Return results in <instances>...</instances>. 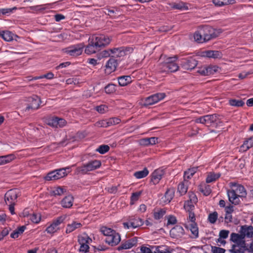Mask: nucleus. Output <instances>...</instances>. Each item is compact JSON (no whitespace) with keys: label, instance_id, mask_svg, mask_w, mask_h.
Returning <instances> with one entry per match:
<instances>
[{"label":"nucleus","instance_id":"a19ab883","mask_svg":"<svg viewBox=\"0 0 253 253\" xmlns=\"http://www.w3.org/2000/svg\"><path fill=\"white\" fill-rule=\"evenodd\" d=\"M158 142V138L151 137L149 138L143 139L141 140V143L143 145H154Z\"/></svg>","mask_w":253,"mask_h":253},{"label":"nucleus","instance_id":"49530a36","mask_svg":"<svg viewBox=\"0 0 253 253\" xmlns=\"http://www.w3.org/2000/svg\"><path fill=\"white\" fill-rule=\"evenodd\" d=\"M187 182H183L180 183L178 186V191L180 195H184L187 191Z\"/></svg>","mask_w":253,"mask_h":253},{"label":"nucleus","instance_id":"ddd939ff","mask_svg":"<svg viewBox=\"0 0 253 253\" xmlns=\"http://www.w3.org/2000/svg\"><path fill=\"white\" fill-rule=\"evenodd\" d=\"M47 124L52 127L60 128L65 126L67 122L62 118L53 117L47 120Z\"/></svg>","mask_w":253,"mask_h":253},{"label":"nucleus","instance_id":"58836bf2","mask_svg":"<svg viewBox=\"0 0 253 253\" xmlns=\"http://www.w3.org/2000/svg\"><path fill=\"white\" fill-rule=\"evenodd\" d=\"M29 219L33 223L38 224L41 220V215L39 213H33L29 215Z\"/></svg>","mask_w":253,"mask_h":253},{"label":"nucleus","instance_id":"e433bc0d","mask_svg":"<svg viewBox=\"0 0 253 253\" xmlns=\"http://www.w3.org/2000/svg\"><path fill=\"white\" fill-rule=\"evenodd\" d=\"M212 1L215 5L219 6L233 4L235 2V0H212Z\"/></svg>","mask_w":253,"mask_h":253},{"label":"nucleus","instance_id":"412c9836","mask_svg":"<svg viewBox=\"0 0 253 253\" xmlns=\"http://www.w3.org/2000/svg\"><path fill=\"white\" fill-rule=\"evenodd\" d=\"M118 64L117 60L116 59L114 58H110L105 65L106 72L108 74H110L115 71L118 66Z\"/></svg>","mask_w":253,"mask_h":253},{"label":"nucleus","instance_id":"0eeeda50","mask_svg":"<svg viewBox=\"0 0 253 253\" xmlns=\"http://www.w3.org/2000/svg\"><path fill=\"white\" fill-rule=\"evenodd\" d=\"M28 106L27 109H37L40 105H44L45 101L40 96H30L27 99Z\"/></svg>","mask_w":253,"mask_h":253},{"label":"nucleus","instance_id":"473e14b6","mask_svg":"<svg viewBox=\"0 0 253 253\" xmlns=\"http://www.w3.org/2000/svg\"><path fill=\"white\" fill-rule=\"evenodd\" d=\"M118 81L121 86H126L131 82V78L129 76H121L118 78Z\"/></svg>","mask_w":253,"mask_h":253},{"label":"nucleus","instance_id":"6e6552de","mask_svg":"<svg viewBox=\"0 0 253 253\" xmlns=\"http://www.w3.org/2000/svg\"><path fill=\"white\" fill-rule=\"evenodd\" d=\"M92 240L85 233H83L78 237V242L80 244V252L86 253L89 250V244Z\"/></svg>","mask_w":253,"mask_h":253},{"label":"nucleus","instance_id":"052dcab7","mask_svg":"<svg viewBox=\"0 0 253 253\" xmlns=\"http://www.w3.org/2000/svg\"><path fill=\"white\" fill-rule=\"evenodd\" d=\"M55 174L54 171H52L47 173V174L44 177V179L47 181L50 180H56V177H55Z\"/></svg>","mask_w":253,"mask_h":253},{"label":"nucleus","instance_id":"4c0bfd02","mask_svg":"<svg viewBox=\"0 0 253 253\" xmlns=\"http://www.w3.org/2000/svg\"><path fill=\"white\" fill-rule=\"evenodd\" d=\"M197 170V168H193L186 171L184 174V181L190 179L196 172Z\"/></svg>","mask_w":253,"mask_h":253},{"label":"nucleus","instance_id":"7c9ffc66","mask_svg":"<svg viewBox=\"0 0 253 253\" xmlns=\"http://www.w3.org/2000/svg\"><path fill=\"white\" fill-rule=\"evenodd\" d=\"M82 226V224L80 222H73L71 224H69L67 226L66 233H70L76 229L80 228Z\"/></svg>","mask_w":253,"mask_h":253},{"label":"nucleus","instance_id":"603ef678","mask_svg":"<svg viewBox=\"0 0 253 253\" xmlns=\"http://www.w3.org/2000/svg\"><path fill=\"white\" fill-rule=\"evenodd\" d=\"M142 193L141 191L133 193L130 198V204L133 205L136 202Z\"/></svg>","mask_w":253,"mask_h":253},{"label":"nucleus","instance_id":"c756f323","mask_svg":"<svg viewBox=\"0 0 253 253\" xmlns=\"http://www.w3.org/2000/svg\"><path fill=\"white\" fill-rule=\"evenodd\" d=\"M199 189L206 196H209L211 192L210 186L205 183L201 184L199 186Z\"/></svg>","mask_w":253,"mask_h":253},{"label":"nucleus","instance_id":"1a4fd4ad","mask_svg":"<svg viewBox=\"0 0 253 253\" xmlns=\"http://www.w3.org/2000/svg\"><path fill=\"white\" fill-rule=\"evenodd\" d=\"M84 45L82 43L74 45L63 49V51L67 54L71 56L80 55L83 51Z\"/></svg>","mask_w":253,"mask_h":253},{"label":"nucleus","instance_id":"6e6d98bb","mask_svg":"<svg viewBox=\"0 0 253 253\" xmlns=\"http://www.w3.org/2000/svg\"><path fill=\"white\" fill-rule=\"evenodd\" d=\"M109 150V147L107 145H102L99 146L96 151L100 154H103Z\"/></svg>","mask_w":253,"mask_h":253},{"label":"nucleus","instance_id":"8fccbe9b","mask_svg":"<svg viewBox=\"0 0 253 253\" xmlns=\"http://www.w3.org/2000/svg\"><path fill=\"white\" fill-rule=\"evenodd\" d=\"M117 86L114 84H109L105 87V91L107 94H113L115 92Z\"/></svg>","mask_w":253,"mask_h":253},{"label":"nucleus","instance_id":"bb28decb","mask_svg":"<svg viewBox=\"0 0 253 253\" xmlns=\"http://www.w3.org/2000/svg\"><path fill=\"white\" fill-rule=\"evenodd\" d=\"M204 125H209L216 122L218 120L217 116L215 114L206 115L203 116Z\"/></svg>","mask_w":253,"mask_h":253},{"label":"nucleus","instance_id":"4468645a","mask_svg":"<svg viewBox=\"0 0 253 253\" xmlns=\"http://www.w3.org/2000/svg\"><path fill=\"white\" fill-rule=\"evenodd\" d=\"M112 57H121L125 55L127 52L130 53L133 49L130 47H121L111 49Z\"/></svg>","mask_w":253,"mask_h":253},{"label":"nucleus","instance_id":"680f3d73","mask_svg":"<svg viewBox=\"0 0 253 253\" xmlns=\"http://www.w3.org/2000/svg\"><path fill=\"white\" fill-rule=\"evenodd\" d=\"M187 201H189L190 203L196 204L198 202V198L193 192L189 193V200Z\"/></svg>","mask_w":253,"mask_h":253},{"label":"nucleus","instance_id":"774afa93","mask_svg":"<svg viewBox=\"0 0 253 253\" xmlns=\"http://www.w3.org/2000/svg\"><path fill=\"white\" fill-rule=\"evenodd\" d=\"M211 251L213 253H224L225 252L224 249L216 247H212Z\"/></svg>","mask_w":253,"mask_h":253},{"label":"nucleus","instance_id":"393cba45","mask_svg":"<svg viewBox=\"0 0 253 253\" xmlns=\"http://www.w3.org/2000/svg\"><path fill=\"white\" fill-rule=\"evenodd\" d=\"M15 159L16 157L13 154L0 156V166L11 163Z\"/></svg>","mask_w":253,"mask_h":253},{"label":"nucleus","instance_id":"2eb2a0df","mask_svg":"<svg viewBox=\"0 0 253 253\" xmlns=\"http://www.w3.org/2000/svg\"><path fill=\"white\" fill-rule=\"evenodd\" d=\"M164 98V96H148L141 100V103L144 106L151 105Z\"/></svg>","mask_w":253,"mask_h":253},{"label":"nucleus","instance_id":"f3484780","mask_svg":"<svg viewBox=\"0 0 253 253\" xmlns=\"http://www.w3.org/2000/svg\"><path fill=\"white\" fill-rule=\"evenodd\" d=\"M197 65V61L193 58L185 59L181 63L182 67L186 70H192L194 69Z\"/></svg>","mask_w":253,"mask_h":253},{"label":"nucleus","instance_id":"7ed1b4c3","mask_svg":"<svg viewBox=\"0 0 253 253\" xmlns=\"http://www.w3.org/2000/svg\"><path fill=\"white\" fill-rule=\"evenodd\" d=\"M230 240L235 244L232 246L231 251L233 253H243L246 251L245 241L242 234L232 233Z\"/></svg>","mask_w":253,"mask_h":253},{"label":"nucleus","instance_id":"9b49d317","mask_svg":"<svg viewBox=\"0 0 253 253\" xmlns=\"http://www.w3.org/2000/svg\"><path fill=\"white\" fill-rule=\"evenodd\" d=\"M20 195V191L17 189H12L8 190L4 196L6 203H16L18 197Z\"/></svg>","mask_w":253,"mask_h":253},{"label":"nucleus","instance_id":"f257e3e1","mask_svg":"<svg viewBox=\"0 0 253 253\" xmlns=\"http://www.w3.org/2000/svg\"><path fill=\"white\" fill-rule=\"evenodd\" d=\"M230 189L227 191L229 201L233 205H237L240 203V198H245L247 191L245 187L236 182L229 183Z\"/></svg>","mask_w":253,"mask_h":253},{"label":"nucleus","instance_id":"de8ad7c7","mask_svg":"<svg viewBox=\"0 0 253 253\" xmlns=\"http://www.w3.org/2000/svg\"><path fill=\"white\" fill-rule=\"evenodd\" d=\"M207 68V75H211L218 71L219 67L215 65H210L206 67Z\"/></svg>","mask_w":253,"mask_h":253},{"label":"nucleus","instance_id":"69168bd1","mask_svg":"<svg viewBox=\"0 0 253 253\" xmlns=\"http://www.w3.org/2000/svg\"><path fill=\"white\" fill-rule=\"evenodd\" d=\"M253 74V70H250L248 72H243L241 73H240L239 76H238V77L240 79H245L248 75H250L251 74Z\"/></svg>","mask_w":253,"mask_h":253},{"label":"nucleus","instance_id":"a18cd8bd","mask_svg":"<svg viewBox=\"0 0 253 253\" xmlns=\"http://www.w3.org/2000/svg\"><path fill=\"white\" fill-rule=\"evenodd\" d=\"M166 213L165 209H157L155 210L153 215L155 219H159L161 218Z\"/></svg>","mask_w":253,"mask_h":253},{"label":"nucleus","instance_id":"a878e982","mask_svg":"<svg viewBox=\"0 0 253 253\" xmlns=\"http://www.w3.org/2000/svg\"><path fill=\"white\" fill-rule=\"evenodd\" d=\"M185 227L191 231V234L194 238H197L199 235V229L197 223L189 224L184 225Z\"/></svg>","mask_w":253,"mask_h":253},{"label":"nucleus","instance_id":"bf43d9fd","mask_svg":"<svg viewBox=\"0 0 253 253\" xmlns=\"http://www.w3.org/2000/svg\"><path fill=\"white\" fill-rule=\"evenodd\" d=\"M64 189L60 187H57L51 191V194L54 196H60L63 194Z\"/></svg>","mask_w":253,"mask_h":253},{"label":"nucleus","instance_id":"cd10ccee","mask_svg":"<svg viewBox=\"0 0 253 253\" xmlns=\"http://www.w3.org/2000/svg\"><path fill=\"white\" fill-rule=\"evenodd\" d=\"M174 194V190L173 189H168L164 197L163 198V202L165 204H169L173 199Z\"/></svg>","mask_w":253,"mask_h":253},{"label":"nucleus","instance_id":"c85d7f7f","mask_svg":"<svg viewBox=\"0 0 253 253\" xmlns=\"http://www.w3.org/2000/svg\"><path fill=\"white\" fill-rule=\"evenodd\" d=\"M74 198L71 196L69 195L65 197L62 201H61V205L64 208H71L73 203Z\"/></svg>","mask_w":253,"mask_h":253},{"label":"nucleus","instance_id":"6ab92c4d","mask_svg":"<svg viewBox=\"0 0 253 253\" xmlns=\"http://www.w3.org/2000/svg\"><path fill=\"white\" fill-rule=\"evenodd\" d=\"M164 174V172L163 170L159 169H155L151 174V181L153 182L154 184L159 183Z\"/></svg>","mask_w":253,"mask_h":253},{"label":"nucleus","instance_id":"20e7f679","mask_svg":"<svg viewBox=\"0 0 253 253\" xmlns=\"http://www.w3.org/2000/svg\"><path fill=\"white\" fill-rule=\"evenodd\" d=\"M177 57L176 56L173 57H167L163 63L160 65V69L162 72H174L178 70L179 66L175 63Z\"/></svg>","mask_w":253,"mask_h":253},{"label":"nucleus","instance_id":"c9c22d12","mask_svg":"<svg viewBox=\"0 0 253 253\" xmlns=\"http://www.w3.org/2000/svg\"><path fill=\"white\" fill-rule=\"evenodd\" d=\"M171 8L174 9L187 10L188 6L187 4L183 2L180 1L178 3H173L170 4Z\"/></svg>","mask_w":253,"mask_h":253},{"label":"nucleus","instance_id":"5fc2aeb1","mask_svg":"<svg viewBox=\"0 0 253 253\" xmlns=\"http://www.w3.org/2000/svg\"><path fill=\"white\" fill-rule=\"evenodd\" d=\"M110 56H112V50L111 49L107 50H104L100 52L99 58H107Z\"/></svg>","mask_w":253,"mask_h":253},{"label":"nucleus","instance_id":"3c124183","mask_svg":"<svg viewBox=\"0 0 253 253\" xmlns=\"http://www.w3.org/2000/svg\"><path fill=\"white\" fill-rule=\"evenodd\" d=\"M229 103L231 106L235 107H241L244 104V102L243 100L236 99L229 100Z\"/></svg>","mask_w":253,"mask_h":253},{"label":"nucleus","instance_id":"864d4df0","mask_svg":"<svg viewBox=\"0 0 253 253\" xmlns=\"http://www.w3.org/2000/svg\"><path fill=\"white\" fill-rule=\"evenodd\" d=\"M217 212L216 211H214L209 214L208 216V220L211 223L213 224L216 222L217 219Z\"/></svg>","mask_w":253,"mask_h":253},{"label":"nucleus","instance_id":"dca6fc26","mask_svg":"<svg viewBox=\"0 0 253 253\" xmlns=\"http://www.w3.org/2000/svg\"><path fill=\"white\" fill-rule=\"evenodd\" d=\"M99 49L95 42L92 41L91 37H90L88 39V44L85 48V52L87 54H91L95 53Z\"/></svg>","mask_w":253,"mask_h":253},{"label":"nucleus","instance_id":"9d476101","mask_svg":"<svg viewBox=\"0 0 253 253\" xmlns=\"http://www.w3.org/2000/svg\"><path fill=\"white\" fill-rule=\"evenodd\" d=\"M91 37L92 41L95 42L99 48L109 44L111 40L110 38L104 35H94Z\"/></svg>","mask_w":253,"mask_h":253},{"label":"nucleus","instance_id":"a211bd4d","mask_svg":"<svg viewBox=\"0 0 253 253\" xmlns=\"http://www.w3.org/2000/svg\"><path fill=\"white\" fill-rule=\"evenodd\" d=\"M121 241V236L115 231L109 237L106 238V242L111 246L117 245Z\"/></svg>","mask_w":253,"mask_h":253},{"label":"nucleus","instance_id":"72a5a7b5","mask_svg":"<svg viewBox=\"0 0 253 253\" xmlns=\"http://www.w3.org/2000/svg\"><path fill=\"white\" fill-rule=\"evenodd\" d=\"M13 34L8 31H0V37L6 42H10L13 40Z\"/></svg>","mask_w":253,"mask_h":253},{"label":"nucleus","instance_id":"c03bdc74","mask_svg":"<svg viewBox=\"0 0 253 253\" xmlns=\"http://www.w3.org/2000/svg\"><path fill=\"white\" fill-rule=\"evenodd\" d=\"M220 176V173H210L206 178V182L207 183H211L212 182L217 179H218Z\"/></svg>","mask_w":253,"mask_h":253},{"label":"nucleus","instance_id":"79ce46f5","mask_svg":"<svg viewBox=\"0 0 253 253\" xmlns=\"http://www.w3.org/2000/svg\"><path fill=\"white\" fill-rule=\"evenodd\" d=\"M149 173V171L146 168L143 170L138 171L134 173V176L137 179H140L146 177Z\"/></svg>","mask_w":253,"mask_h":253},{"label":"nucleus","instance_id":"4be33fe9","mask_svg":"<svg viewBox=\"0 0 253 253\" xmlns=\"http://www.w3.org/2000/svg\"><path fill=\"white\" fill-rule=\"evenodd\" d=\"M184 234V229L180 226H176L170 231V235L173 238H178Z\"/></svg>","mask_w":253,"mask_h":253},{"label":"nucleus","instance_id":"f8f14e48","mask_svg":"<svg viewBox=\"0 0 253 253\" xmlns=\"http://www.w3.org/2000/svg\"><path fill=\"white\" fill-rule=\"evenodd\" d=\"M143 223L144 222L142 219L136 217L131 219L127 222H124L123 225L124 228L126 229H135L142 226Z\"/></svg>","mask_w":253,"mask_h":253},{"label":"nucleus","instance_id":"b1692460","mask_svg":"<svg viewBox=\"0 0 253 253\" xmlns=\"http://www.w3.org/2000/svg\"><path fill=\"white\" fill-rule=\"evenodd\" d=\"M240 233L244 235V238L246 236L251 238L253 236V227L252 226H242L240 228Z\"/></svg>","mask_w":253,"mask_h":253},{"label":"nucleus","instance_id":"0e129e2a","mask_svg":"<svg viewBox=\"0 0 253 253\" xmlns=\"http://www.w3.org/2000/svg\"><path fill=\"white\" fill-rule=\"evenodd\" d=\"M96 110L100 114H104L108 111V107L105 105H100L97 106L95 108Z\"/></svg>","mask_w":253,"mask_h":253},{"label":"nucleus","instance_id":"5701e85b","mask_svg":"<svg viewBox=\"0 0 253 253\" xmlns=\"http://www.w3.org/2000/svg\"><path fill=\"white\" fill-rule=\"evenodd\" d=\"M53 171L55 174L57 180L67 176L71 172L70 168L69 167L60 169Z\"/></svg>","mask_w":253,"mask_h":253},{"label":"nucleus","instance_id":"37998d69","mask_svg":"<svg viewBox=\"0 0 253 253\" xmlns=\"http://www.w3.org/2000/svg\"><path fill=\"white\" fill-rule=\"evenodd\" d=\"M25 229V227L24 226H21L17 229L15 230L11 234L10 237L12 238L15 239L19 237L20 235L23 233Z\"/></svg>","mask_w":253,"mask_h":253},{"label":"nucleus","instance_id":"4d7b16f0","mask_svg":"<svg viewBox=\"0 0 253 253\" xmlns=\"http://www.w3.org/2000/svg\"><path fill=\"white\" fill-rule=\"evenodd\" d=\"M115 231L111 229V228L107 227H103L101 229L102 233L107 237H109Z\"/></svg>","mask_w":253,"mask_h":253},{"label":"nucleus","instance_id":"f704fd0d","mask_svg":"<svg viewBox=\"0 0 253 253\" xmlns=\"http://www.w3.org/2000/svg\"><path fill=\"white\" fill-rule=\"evenodd\" d=\"M253 146V140L252 138H250L245 141L240 147V151L242 152H246Z\"/></svg>","mask_w":253,"mask_h":253},{"label":"nucleus","instance_id":"423d86ee","mask_svg":"<svg viewBox=\"0 0 253 253\" xmlns=\"http://www.w3.org/2000/svg\"><path fill=\"white\" fill-rule=\"evenodd\" d=\"M67 217V215L64 214L58 217L46 228V232L50 234H53L59 230V225L63 223Z\"/></svg>","mask_w":253,"mask_h":253},{"label":"nucleus","instance_id":"13d9d810","mask_svg":"<svg viewBox=\"0 0 253 253\" xmlns=\"http://www.w3.org/2000/svg\"><path fill=\"white\" fill-rule=\"evenodd\" d=\"M95 126L98 127H108L107 120H102L98 121L95 124Z\"/></svg>","mask_w":253,"mask_h":253},{"label":"nucleus","instance_id":"ea45409f","mask_svg":"<svg viewBox=\"0 0 253 253\" xmlns=\"http://www.w3.org/2000/svg\"><path fill=\"white\" fill-rule=\"evenodd\" d=\"M188 215L187 217V219L185 222L184 225H188L189 224L196 223V217L194 212H188Z\"/></svg>","mask_w":253,"mask_h":253},{"label":"nucleus","instance_id":"39448f33","mask_svg":"<svg viewBox=\"0 0 253 253\" xmlns=\"http://www.w3.org/2000/svg\"><path fill=\"white\" fill-rule=\"evenodd\" d=\"M101 165V163L99 160L91 161L83 165L82 166L77 168L76 172L77 173L85 174L88 171H93L99 168Z\"/></svg>","mask_w":253,"mask_h":253},{"label":"nucleus","instance_id":"09e8293b","mask_svg":"<svg viewBox=\"0 0 253 253\" xmlns=\"http://www.w3.org/2000/svg\"><path fill=\"white\" fill-rule=\"evenodd\" d=\"M195 204L186 201L184 205V208L187 212H193L195 208Z\"/></svg>","mask_w":253,"mask_h":253},{"label":"nucleus","instance_id":"338daca9","mask_svg":"<svg viewBox=\"0 0 253 253\" xmlns=\"http://www.w3.org/2000/svg\"><path fill=\"white\" fill-rule=\"evenodd\" d=\"M168 219V225H173L176 223V217L173 215H169L167 217Z\"/></svg>","mask_w":253,"mask_h":253},{"label":"nucleus","instance_id":"2f4dec72","mask_svg":"<svg viewBox=\"0 0 253 253\" xmlns=\"http://www.w3.org/2000/svg\"><path fill=\"white\" fill-rule=\"evenodd\" d=\"M137 241L135 239H131L126 241L121 245V248L128 250L136 245Z\"/></svg>","mask_w":253,"mask_h":253},{"label":"nucleus","instance_id":"aec40b11","mask_svg":"<svg viewBox=\"0 0 253 253\" xmlns=\"http://www.w3.org/2000/svg\"><path fill=\"white\" fill-rule=\"evenodd\" d=\"M200 55L204 57L220 58L222 57L221 53L216 50H206L200 53Z\"/></svg>","mask_w":253,"mask_h":253},{"label":"nucleus","instance_id":"f03ea898","mask_svg":"<svg viewBox=\"0 0 253 253\" xmlns=\"http://www.w3.org/2000/svg\"><path fill=\"white\" fill-rule=\"evenodd\" d=\"M218 36L217 31L209 26H204L196 31L194 35L195 41L199 43L206 42Z\"/></svg>","mask_w":253,"mask_h":253},{"label":"nucleus","instance_id":"e2e57ef3","mask_svg":"<svg viewBox=\"0 0 253 253\" xmlns=\"http://www.w3.org/2000/svg\"><path fill=\"white\" fill-rule=\"evenodd\" d=\"M120 120L117 118H112L107 120L108 126L118 124Z\"/></svg>","mask_w":253,"mask_h":253}]
</instances>
